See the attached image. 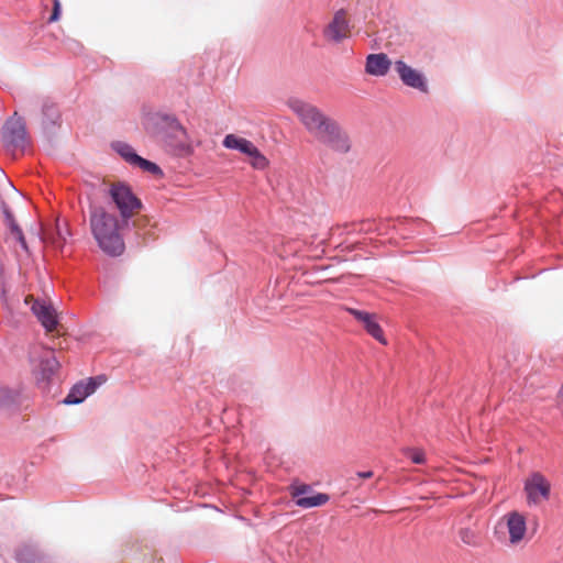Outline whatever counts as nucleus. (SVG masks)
<instances>
[{
  "label": "nucleus",
  "mask_w": 563,
  "mask_h": 563,
  "mask_svg": "<svg viewBox=\"0 0 563 563\" xmlns=\"http://www.w3.org/2000/svg\"><path fill=\"white\" fill-rule=\"evenodd\" d=\"M459 537L464 544L470 547H479L482 543L479 533L475 529L468 527L461 528L459 530Z\"/></svg>",
  "instance_id": "nucleus-19"
},
{
  "label": "nucleus",
  "mask_w": 563,
  "mask_h": 563,
  "mask_svg": "<svg viewBox=\"0 0 563 563\" xmlns=\"http://www.w3.org/2000/svg\"><path fill=\"white\" fill-rule=\"evenodd\" d=\"M115 214L110 213L103 207H89V227L98 246L110 256H119L125 245L121 234L123 228Z\"/></svg>",
  "instance_id": "nucleus-2"
},
{
  "label": "nucleus",
  "mask_w": 563,
  "mask_h": 563,
  "mask_svg": "<svg viewBox=\"0 0 563 563\" xmlns=\"http://www.w3.org/2000/svg\"><path fill=\"white\" fill-rule=\"evenodd\" d=\"M222 144L225 148L235 150L249 156L250 164L256 169H265L268 166V159L247 139L236 134H228L223 139Z\"/></svg>",
  "instance_id": "nucleus-7"
},
{
  "label": "nucleus",
  "mask_w": 563,
  "mask_h": 563,
  "mask_svg": "<svg viewBox=\"0 0 563 563\" xmlns=\"http://www.w3.org/2000/svg\"><path fill=\"white\" fill-rule=\"evenodd\" d=\"M329 501V495L323 493H317L308 497H299L296 499V505L301 508H312L327 504Z\"/></svg>",
  "instance_id": "nucleus-17"
},
{
  "label": "nucleus",
  "mask_w": 563,
  "mask_h": 563,
  "mask_svg": "<svg viewBox=\"0 0 563 563\" xmlns=\"http://www.w3.org/2000/svg\"><path fill=\"white\" fill-rule=\"evenodd\" d=\"M309 492H311V487L309 485H296L291 488V496L296 499H299V497H306L305 495Z\"/></svg>",
  "instance_id": "nucleus-24"
},
{
  "label": "nucleus",
  "mask_w": 563,
  "mask_h": 563,
  "mask_svg": "<svg viewBox=\"0 0 563 563\" xmlns=\"http://www.w3.org/2000/svg\"><path fill=\"white\" fill-rule=\"evenodd\" d=\"M41 558L37 547L32 543H24L16 551V559L21 563H36Z\"/></svg>",
  "instance_id": "nucleus-15"
},
{
  "label": "nucleus",
  "mask_w": 563,
  "mask_h": 563,
  "mask_svg": "<svg viewBox=\"0 0 563 563\" xmlns=\"http://www.w3.org/2000/svg\"><path fill=\"white\" fill-rule=\"evenodd\" d=\"M134 165L139 166L142 170L147 172L153 175H162V169L158 165L153 162H150L141 156H133Z\"/></svg>",
  "instance_id": "nucleus-20"
},
{
  "label": "nucleus",
  "mask_w": 563,
  "mask_h": 563,
  "mask_svg": "<svg viewBox=\"0 0 563 563\" xmlns=\"http://www.w3.org/2000/svg\"><path fill=\"white\" fill-rule=\"evenodd\" d=\"M551 482L540 472L530 473L523 481V493L528 507H539L551 497Z\"/></svg>",
  "instance_id": "nucleus-5"
},
{
  "label": "nucleus",
  "mask_w": 563,
  "mask_h": 563,
  "mask_svg": "<svg viewBox=\"0 0 563 563\" xmlns=\"http://www.w3.org/2000/svg\"><path fill=\"white\" fill-rule=\"evenodd\" d=\"M364 329L366 332L372 335L375 340H377L379 343L386 345L387 340L384 335V331L382 327L376 321V316L374 313H371L369 317L364 321L363 323Z\"/></svg>",
  "instance_id": "nucleus-16"
},
{
  "label": "nucleus",
  "mask_w": 563,
  "mask_h": 563,
  "mask_svg": "<svg viewBox=\"0 0 563 563\" xmlns=\"http://www.w3.org/2000/svg\"><path fill=\"white\" fill-rule=\"evenodd\" d=\"M1 209H2V213L4 216V222H5L7 227L10 230V234L12 235V238L16 242H19V244L21 245V247L24 251H27V244H26L24 234L22 232V229L16 223L12 212L10 211V209L8 207V205L5 202H2L1 203Z\"/></svg>",
  "instance_id": "nucleus-13"
},
{
  "label": "nucleus",
  "mask_w": 563,
  "mask_h": 563,
  "mask_svg": "<svg viewBox=\"0 0 563 563\" xmlns=\"http://www.w3.org/2000/svg\"><path fill=\"white\" fill-rule=\"evenodd\" d=\"M390 60L385 54H371L366 59V71L374 76H384L387 74Z\"/></svg>",
  "instance_id": "nucleus-14"
},
{
  "label": "nucleus",
  "mask_w": 563,
  "mask_h": 563,
  "mask_svg": "<svg viewBox=\"0 0 563 563\" xmlns=\"http://www.w3.org/2000/svg\"><path fill=\"white\" fill-rule=\"evenodd\" d=\"M395 70L407 86L421 90L426 89V84L422 76L417 70L408 66L405 62L397 60L395 63Z\"/></svg>",
  "instance_id": "nucleus-12"
},
{
  "label": "nucleus",
  "mask_w": 563,
  "mask_h": 563,
  "mask_svg": "<svg viewBox=\"0 0 563 563\" xmlns=\"http://www.w3.org/2000/svg\"><path fill=\"white\" fill-rule=\"evenodd\" d=\"M38 367H40L42 378L48 379L58 369L59 362L56 360V357L52 353H49L47 355V357H45L41 361Z\"/></svg>",
  "instance_id": "nucleus-18"
},
{
  "label": "nucleus",
  "mask_w": 563,
  "mask_h": 563,
  "mask_svg": "<svg viewBox=\"0 0 563 563\" xmlns=\"http://www.w3.org/2000/svg\"><path fill=\"white\" fill-rule=\"evenodd\" d=\"M287 106L306 131L320 144L340 154L350 152V135L335 119L325 114L316 104L299 98L288 99Z\"/></svg>",
  "instance_id": "nucleus-1"
},
{
  "label": "nucleus",
  "mask_w": 563,
  "mask_h": 563,
  "mask_svg": "<svg viewBox=\"0 0 563 563\" xmlns=\"http://www.w3.org/2000/svg\"><path fill=\"white\" fill-rule=\"evenodd\" d=\"M345 311L352 314L358 322L363 323L369 317V312L345 307Z\"/></svg>",
  "instance_id": "nucleus-25"
},
{
  "label": "nucleus",
  "mask_w": 563,
  "mask_h": 563,
  "mask_svg": "<svg viewBox=\"0 0 563 563\" xmlns=\"http://www.w3.org/2000/svg\"><path fill=\"white\" fill-rule=\"evenodd\" d=\"M350 34L347 14L344 10H339L333 15L332 21L327 25L323 35L328 41L341 42Z\"/></svg>",
  "instance_id": "nucleus-11"
},
{
  "label": "nucleus",
  "mask_w": 563,
  "mask_h": 563,
  "mask_svg": "<svg viewBox=\"0 0 563 563\" xmlns=\"http://www.w3.org/2000/svg\"><path fill=\"white\" fill-rule=\"evenodd\" d=\"M15 401V394L8 387L0 386V409L8 408Z\"/></svg>",
  "instance_id": "nucleus-21"
},
{
  "label": "nucleus",
  "mask_w": 563,
  "mask_h": 563,
  "mask_svg": "<svg viewBox=\"0 0 563 563\" xmlns=\"http://www.w3.org/2000/svg\"><path fill=\"white\" fill-rule=\"evenodd\" d=\"M356 475L361 478H371L373 476V472L372 471L358 472Z\"/></svg>",
  "instance_id": "nucleus-28"
},
{
  "label": "nucleus",
  "mask_w": 563,
  "mask_h": 563,
  "mask_svg": "<svg viewBox=\"0 0 563 563\" xmlns=\"http://www.w3.org/2000/svg\"><path fill=\"white\" fill-rule=\"evenodd\" d=\"M406 454L415 464H422L426 461L424 452L416 449H408Z\"/></svg>",
  "instance_id": "nucleus-23"
},
{
  "label": "nucleus",
  "mask_w": 563,
  "mask_h": 563,
  "mask_svg": "<svg viewBox=\"0 0 563 563\" xmlns=\"http://www.w3.org/2000/svg\"><path fill=\"white\" fill-rule=\"evenodd\" d=\"M119 154L130 164L134 165L133 156H139L133 152V148L126 144H121L118 146Z\"/></svg>",
  "instance_id": "nucleus-22"
},
{
  "label": "nucleus",
  "mask_w": 563,
  "mask_h": 563,
  "mask_svg": "<svg viewBox=\"0 0 563 563\" xmlns=\"http://www.w3.org/2000/svg\"><path fill=\"white\" fill-rule=\"evenodd\" d=\"M108 195L119 210L123 224H126L129 219L136 216L143 207L132 189L123 183L111 184Z\"/></svg>",
  "instance_id": "nucleus-4"
},
{
  "label": "nucleus",
  "mask_w": 563,
  "mask_h": 563,
  "mask_svg": "<svg viewBox=\"0 0 563 563\" xmlns=\"http://www.w3.org/2000/svg\"><path fill=\"white\" fill-rule=\"evenodd\" d=\"M49 242L55 246V247H63V245L65 244L66 242V235L62 232V230L59 229V225L57 224V232H56V235L52 236L49 239Z\"/></svg>",
  "instance_id": "nucleus-26"
},
{
  "label": "nucleus",
  "mask_w": 563,
  "mask_h": 563,
  "mask_svg": "<svg viewBox=\"0 0 563 563\" xmlns=\"http://www.w3.org/2000/svg\"><path fill=\"white\" fill-rule=\"evenodd\" d=\"M59 13H60V2L59 0H54V7H53V12L48 19V22H56L58 19H59Z\"/></svg>",
  "instance_id": "nucleus-27"
},
{
  "label": "nucleus",
  "mask_w": 563,
  "mask_h": 563,
  "mask_svg": "<svg viewBox=\"0 0 563 563\" xmlns=\"http://www.w3.org/2000/svg\"><path fill=\"white\" fill-rule=\"evenodd\" d=\"M3 142L7 150L12 153V155L23 153L27 145L25 124L16 112L5 122L3 128Z\"/></svg>",
  "instance_id": "nucleus-6"
},
{
  "label": "nucleus",
  "mask_w": 563,
  "mask_h": 563,
  "mask_svg": "<svg viewBox=\"0 0 563 563\" xmlns=\"http://www.w3.org/2000/svg\"><path fill=\"white\" fill-rule=\"evenodd\" d=\"M155 119L162 140L170 152L181 157L194 153V141L176 117L157 114Z\"/></svg>",
  "instance_id": "nucleus-3"
},
{
  "label": "nucleus",
  "mask_w": 563,
  "mask_h": 563,
  "mask_svg": "<svg viewBox=\"0 0 563 563\" xmlns=\"http://www.w3.org/2000/svg\"><path fill=\"white\" fill-rule=\"evenodd\" d=\"M106 382V376L99 375L89 378L87 382L76 384L65 398L64 402L69 405L80 404L89 395Z\"/></svg>",
  "instance_id": "nucleus-10"
},
{
  "label": "nucleus",
  "mask_w": 563,
  "mask_h": 563,
  "mask_svg": "<svg viewBox=\"0 0 563 563\" xmlns=\"http://www.w3.org/2000/svg\"><path fill=\"white\" fill-rule=\"evenodd\" d=\"M25 303L31 305V310L43 325L46 333L59 334L60 323L53 305L45 300L35 299L32 295L25 297Z\"/></svg>",
  "instance_id": "nucleus-8"
},
{
  "label": "nucleus",
  "mask_w": 563,
  "mask_h": 563,
  "mask_svg": "<svg viewBox=\"0 0 563 563\" xmlns=\"http://www.w3.org/2000/svg\"><path fill=\"white\" fill-rule=\"evenodd\" d=\"M499 525H505L508 532V543L512 547L522 543L527 536V518L518 511L511 510L500 518Z\"/></svg>",
  "instance_id": "nucleus-9"
}]
</instances>
